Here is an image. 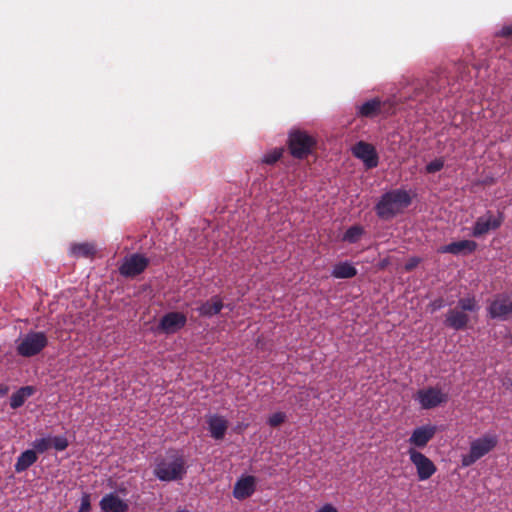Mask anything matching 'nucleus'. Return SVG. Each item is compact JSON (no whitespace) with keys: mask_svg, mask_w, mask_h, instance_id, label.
<instances>
[{"mask_svg":"<svg viewBox=\"0 0 512 512\" xmlns=\"http://www.w3.org/2000/svg\"><path fill=\"white\" fill-rule=\"evenodd\" d=\"M153 473L165 482L182 480L187 473L184 456L175 450L168 451L164 458L157 461Z\"/></svg>","mask_w":512,"mask_h":512,"instance_id":"f257e3e1","label":"nucleus"},{"mask_svg":"<svg viewBox=\"0 0 512 512\" xmlns=\"http://www.w3.org/2000/svg\"><path fill=\"white\" fill-rule=\"evenodd\" d=\"M411 204V197L406 190L394 189L384 193L375 206L377 216L390 220Z\"/></svg>","mask_w":512,"mask_h":512,"instance_id":"f03ea898","label":"nucleus"},{"mask_svg":"<svg viewBox=\"0 0 512 512\" xmlns=\"http://www.w3.org/2000/svg\"><path fill=\"white\" fill-rule=\"evenodd\" d=\"M479 309L475 297H465L458 300L455 308L449 309L445 317V325L456 331L466 329L470 317L467 312H476Z\"/></svg>","mask_w":512,"mask_h":512,"instance_id":"7ed1b4c3","label":"nucleus"},{"mask_svg":"<svg viewBox=\"0 0 512 512\" xmlns=\"http://www.w3.org/2000/svg\"><path fill=\"white\" fill-rule=\"evenodd\" d=\"M49 340L43 331H29L16 342V352L19 356L30 358L40 354L47 346Z\"/></svg>","mask_w":512,"mask_h":512,"instance_id":"20e7f679","label":"nucleus"},{"mask_svg":"<svg viewBox=\"0 0 512 512\" xmlns=\"http://www.w3.org/2000/svg\"><path fill=\"white\" fill-rule=\"evenodd\" d=\"M498 444L496 434L486 433L482 437L473 440L470 444L469 453L462 455L461 464L463 467H469L476 461L491 452Z\"/></svg>","mask_w":512,"mask_h":512,"instance_id":"39448f33","label":"nucleus"},{"mask_svg":"<svg viewBox=\"0 0 512 512\" xmlns=\"http://www.w3.org/2000/svg\"><path fill=\"white\" fill-rule=\"evenodd\" d=\"M316 140L302 130H294L289 134L288 146L293 157L303 159L312 153Z\"/></svg>","mask_w":512,"mask_h":512,"instance_id":"423d86ee","label":"nucleus"},{"mask_svg":"<svg viewBox=\"0 0 512 512\" xmlns=\"http://www.w3.org/2000/svg\"><path fill=\"white\" fill-rule=\"evenodd\" d=\"M504 222V215L498 211L494 213L491 210L486 211L485 214L478 217L472 228V235L474 237H482L490 231L497 230Z\"/></svg>","mask_w":512,"mask_h":512,"instance_id":"0eeeda50","label":"nucleus"},{"mask_svg":"<svg viewBox=\"0 0 512 512\" xmlns=\"http://www.w3.org/2000/svg\"><path fill=\"white\" fill-rule=\"evenodd\" d=\"M492 319L505 321L512 317V295L500 293L494 296L487 308Z\"/></svg>","mask_w":512,"mask_h":512,"instance_id":"6e6552de","label":"nucleus"},{"mask_svg":"<svg viewBox=\"0 0 512 512\" xmlns=\"http://www.w3.org/2000/svg\"><path fill=\"white\" fill-rule=\"evenodd\" d=\"M415 399L421 408L428 410L447 403L448 394L438 387H428L418 390Z\"/></svg>","mask_w":512,"mask_h":512,"instance_id":"1a4fd4ad","label":"nucleus"},{"mask_svg":"<svg viewBox=\"0 0 512 512\" xmlns=\"http://www.w3.org/2000/svg\"><path fill=\"white\" fill-rule=\"evenodd\" d=\"M407 453L420 481L428 480L434 475L437 468L431 459L415 448H409Z\"/></svg>","mask_w":512,"mask_h":512,"instance_id":"9d476101","label":"nucleus"},{"mask_svg":"<svg viewBox=\"0 0 512 512\" xmlns=\"http://www.w3.org/2000/svg\"><path fill=\"white\" fill-rule=\"evenodd\" d=\"M148 264V258L135 253L124 259L119 267V272L125 277H135L141 274L147 268Z\"/></svg>","mask_w":512,"mask_h":512,"instance_id":"9b49d317","label":"nucleus"},{"mask_svg":"<svg viewBox=\"0 0 512 512\" xmlns=\"http://www.w3.org/2000/svg\"><path fill=\"white\" fill-rule=\"evenodd\" d=\"M352 153L356 158L363 161L367 169H372L378 166V154L372 144L359 141L353 146Z\"/></svg>","mask_w":512,"mask_h":512,"instance_id":"f8f14e48","label":"nucleus"},{"mask_svg":"<svg viewBox=\"0 0 512 512\" xmlns=\"http://www.w3.org/2000/svg\"><path fill=\"white\" fill-rule=\"evenodd\" d=\"M187 322V317L181 312L166 313L158 324V331L164 334H173L182 329Z\"/></svg>","mask_w":512,"mask_h":512,"instance_id":"ddd939ff","label":"nucleus"},{"mask_svg":"<svg viewBox=\"0 0 512 512\" xmlns=\"http://www.w3.org/2000/svg\"><path fill=\"white\" fill-rule=\"evenodd\" d=\"M437 432V427L431 424L417 427L413 430L408 442L412 448H424L433 439Z\"/></svg>","mask_w":512,"mask_h":512,"instance_id":"4468645a","label":"nucleus"},{"mask_svg":"<svg viewBox=\"0 0 512 512\" xmlns=\"http://www.w3.org/2000/svg\"><path fill=\"white\" fill-rule=\"evenodd\" d=\"M256 480L254 476L241 477L234 485L233 496L238 500H244L255 492Z\"/></svg>","mask_w":512,"mask_h":512,"instance_id":"2eb2a0df","label":"nucleus"},{"mask_svg":"<svg viewBox=\"0 0 512 512\" xmlns=\"http://www.w3.org/2000/svg\"><path fill=\"white\" fill-rule=\"evenodd\" d=\"M477 248V243L472 240H460L449 243L439 249L441 253H450L454 255L470 254Z\"/></svg>","mask_w":512,"mask_h":512,"instance_id":"dca6fc26","label":"nucleus"},{"mask_svg":"<svg viewBox=\"0 0 512 512\" xmlns=\"http://www.w3.org/2000/svg\"><path fill=\"white\" fill-rule=\"evenodd\" d=\"M99 505L103 512H126L128 510V505L114 493L103 496Z\"/></svg>","mask_w":512,"mask_h":512,"instance_id":"f3484780","label":"nucleus"},{"mask_svg":"<svg viewBox=\"0 0 512 512\" xmlns=\"http://www.w3.org/2000/svg\"><path fill=\"white\" fill-rule=\"evenodd\" d=\"M211 437L215 440H222L228 429V421L220 415H212L207 420Z\"/></svg>","mask_w":512,"mask_h":512,"instance_id":"a211bd4d","label":"nucleus"},{"mask_svg":"<svg viewBox=\"0 0 512 512\" xmlns=\"http://www.w3.org/2000/svg\"><path fill=\"white\" fill-rule=\"evenodd\" d=\"M224 307L223 301L219 296H213L206 302H203L197 311L203 317H212L220 313Z\"/></svg>","mask_w":512,"mask_h":512,"instance_id":"6ab92c4d","label":"nucleus"},{"mask_svg":"<svg viewBox=\"0 0 512 512\" xmlns=\"http://www.w3.org/2000/svg\"><path fill=\"white\" fill-rule=\"evenodd\" d=\"M38 457L34 450H26L22 452L14 465L15 472L21 473L26 471L30 466H32Z\"/></svg>","mask_w":512,"mask_h":512,"instance_id":"aec40b11","label":"nucleus"},{"mask_svg":"<svg viewBox=\"0 0 512 512\" xmlns=\"http://www.w3.org/2000/svg\"><path fill=\"white\" fill-rule=\"evenodd\" d=\"M35 392V388L32 386H24L14 392L10 397V407L17 409L21 407L27 398L32 396Z\"/></svg>","mask_w":512,"mask_h":512,"instance_id":"412c9836","label":"nucleus"},{"mask_svg":"<svg viewBox=\"0 0 512 512\" xmlns=\"http://www.w3.org/2000/svg\"><path fill=\"white\" fill-rule=\"evenodd\" d=\"M380 110L381 101L378 98H374L358 106L357 114L361 117L371 118L378 115Z\"/></svg>","mask_w":512,"mask_h":512,"instance_id":"4be33fe9","label":"nucleus"},{"mask_svg":"<svg viewBox=\"0 0 512 512\" xmlns=\"http://www.w3.org/2000/svg\"><path fill=\"white\" fill-rule=\"evenodd\" d=\"M95 253V246L91 243H75L70 247V254L75 258H90Z\"/></svg>","mask_w":512,"mask_h":512,"instance_id":"5701e85b","label":"nucleus"},{"mask_svg":"<svg viewBox=\"0 0 512 512\" xmlns=\"http://www.w3.org/2000/svg\"><path fill=\"white\" fill-rule=\"evenodd\" d=\"M356 274V268L348 262L336 264L331 273V275L337 279H349L354 277Z\"/></svg>","mask_w":512,"mask_h":512,"instance_id":"b1692460","label":"nucleus"},{"mask_svg":"<svg viewBox=\"0 0 512 512\" xmlns=\"http://www.w3.org/2000/svg\"><path fill=\"white\" fill-rule=\"evenodd\" d=\"M364 230L361 226L354 225L346 230L343 235V240L348 243H356L363 235Z\"/></svg>","mask_w":512,"mask_h":512,"instance_id":"393cba45","label":"nucleus"},{"mask_svg":"<svg viewBox=\"0 0 512 512\" xmlns=\"http://www.w3.org/2000/svg\"><path fill=\"white\" fill-rule=\"evenodd\" d=\"M282 154L283 148H275L263 156L262 162L268 165H272L282 157Z\"/></svg>","mask_w":512,"mask_h":512,"instance_id":"a878e982","label":"nucleus"},{"mask_svg":"<svg viewBox=\"0 0 512 512\" xmlns=\"http://www.w3.org/2000/svg\"><path fill=\"white\" fill-rule=\"evenodd\" d=\"M33 450L37 453H44L51 447V439L50 438H40L36 439L33 443Z\"/></svg>","mask_w":512,"mask_h":512,"instance_id":"bb28decb","label":"nucleus"},{"mask_svg":"<svg viewBox=\"0 0 512 512\" xmlns=\"http://www.w3.org/2000/svg\"><path fill=\"white\" fill-rule=\"evenodd\" d=\"M444 164L445 162L442 157L436 158L426 165L425 170L429 174L436 173L443 169Z\"/></svg>","mask_w":512,"mask_h":512,"instance_id":"cd10ccee","label":"nucleus"},{"mask_svg":"<svg viewBox=\"0 0 512 512\" xmlns=\"http://www.w3.org/2000/svg\"><path fill=\"white\" fill-rule=\"evenodd\" d=\"M286 420V415L283 412H276L269 416L267 423L271 427H278Z\"/></svg>","mask_w":512,"mask_h":512,"instance_id":"c85d7f7f","label":"nucleus"},{"mask_svg":"<svg viewBox=\"0 0 512 512\" xmlns=\"http://www.w3.org/2000/svg\"><path fill=\"white\" fill-rule=\"evenodd\" d=\"M51 446H53L57 451H63L68 447V441L63 436H56L51 439Z\"/></svg>","mask_w":512,"mask_h":512,"instance_id":"c756f323","label":"nucleus"},{"mask_svg":"<svg viewBox=\"0 0 512 512\" xmlns=\"http://www.w3.org/2000/svg\"><path fill=\"white\" fill-rule=\"evenodd\" d=\"M91 510L90 494L84 493L81 498V504L78 512H89Z\"/></svg>","mask_w":512,"mask_h":512,"instance_id":"7c9ffc66","label":"nucleus"},{"mask_svg":"<svg viewBox=\"0 0 512 512\" xmlns=\"http://www.w3.org/2000/svg\"><path fill=\"white\" fill-rule=\"evenodd\" d=\"M444 306H445L444 299H443V298H441V297H439V298H437V299L433 300V301L429 304L428 308H429V309H430V311L433 313V312H436V311H438V310L442 309Z\"/></svg>","mask_w":512,"mask_h":512,"instance_id":"2f4dec72","label":"nucleus"},{"mask_svg":"<svg viewBox=\"0 0 512 512\" xmlns=\"http://www.w3.org/2000/svg\"><path fill=\"white\" fill-rule=\"evenodd\" d=\"M496 35L505 38L512 36V24L503 26Z\"/></svg>","mask_w":512,"mask_h":512,"instance_id":"473e14b6","label":"nucleus"},{"mask_svg":"<svg viewBox=\"0 0 512 512\" xmlns=\"http://www.w3.org/2000/svg\"><path fill=\"white\" fill-rule=\"evenodd\" d=\"M420 262V259L419 258H416V257H413V258H410L407 263L405 264V270L406 271H411L413 270Z\"/></svg>","mask_w":512,"mask_h":512,"instance_id":"72a5a7b5","label":"nucleus"},{"mask_svg":"<svg viewBox=\"0 0 512 512\" xmlns=\"http://www.w3.org/2000/svg\"><path fill=\"white\" fill-rule=\"evenodd\" d=\"M317 512H338L337 509L331 504H325Z\"/></svg>","mask_w":512,"mask_h":512,"instance_id":"f704fd0d","label":"nucleus"},{"mask_svg":"<svg viewBox=\"0 0 512 512\" xmlns=\"http://www.w3.org/2000/svg\"><path fill=\"white\" fill-rule=\"evenodd\" d=\"M8 392V386L7 385H0V396H4Z\"/></svg>","mask_w":512,"mask_h":512,"instance_id":"c9c22d12","label":"nucleus"},{"mask_svg":"<svg viewBox=\"0 0 512 512\" xmlns=\"http://www.w3.org/2000/svg\"><path fill=\"white\" fill-rule=\"evenodd\" d=\"M415 90H416V95L414 98L417 99L419 97L420 93L422 92V89L416 88Z\"/></svg>","mask_w":512,"mask_h":512,"instance_id":"e433bc0d","label":"nucleus"},{"mask_svg":"<svg viewBox=\"0 0 512 512\" xmlns=\"http://www.w3.org/2000/svg\"><path fill=\"white\" fill-rule=\"evenodd\" d=\"M510 387L512 388V380H511V383H510Z\"/></svg>","mask_w":512,"mask_h":512,"instance_id":"4c0bfd02","label":"nucleus"}]
</instances>
